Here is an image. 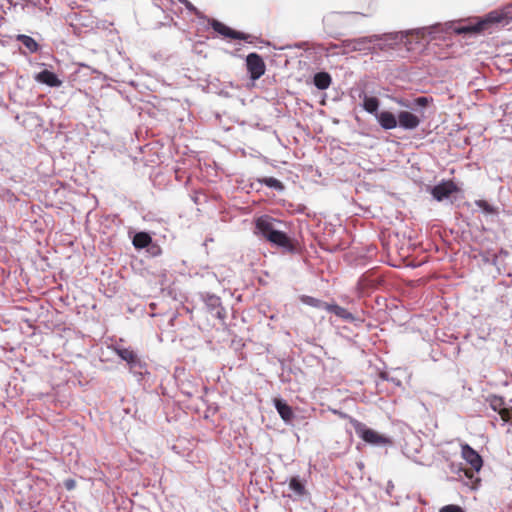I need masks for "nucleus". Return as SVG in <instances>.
<instances>
[{"instance_id": "nucleus-8", "label": "nucleus", "mask_w": 512, "mask_h": 512, "mask_svg": "<svg viewBox=\"0 0 512 512\" xmlns=\"http://www.w3.org/2000/svg\"><path fill=\"white\" fill-rule=\"evenodd\" d=\"M246 68L249 73V77L251 80H258L261 76L264 75L266 71V66L263 58L255 52H252L246 57Z\"/></svg>"}, {"instance_id": "nucleus-7", "label": "nucleus", "mask_w": 512, "mask_h": 512, "mask_svg": "<svg viewBox=\"0 0 512 512\" xmlns=\"http://www.w3.org/2000/svg\"><path fill=\"white\" fill-rule=\"evenodd\" d=\"M199 297L204 302L208 312H210L213 317L220 320L225 319L226 312L222 306L220 297L208 292L200 293Z\"/></svg>"}, {"instance_id": "nucleus-6", "label": "nucleus", "mask_w": 512, "mask_h": 512, "mask_svg": "<svg viewBox=\"0 0 512 512\" xmlns=\"http://www.w3.org/2000/svg\"><path fill=\"white\" fill-rule=\"evenodd\" d=\"M458 191L459 188L451 180H442L440 183L429 188L430 194L438 202L449 200L451 195Z\"/></svg>"}, {"instance_id": "nucleus-23", "label": "nucleus", "mask_w": 512, "mask_h": 512, "mask_svg": "<svg viewBox=\"0 0 512 512\" xmlns=\"http://www.w3.org/2000/svg\"><path fill=\"white\" fill-rule=\"evenodd\" d=\"M151 242H152V237L150 236V234L147 232H143V231L137 232L133 236V240H132L133 246L136 249L146 248L151 244Z\"/></svg>"}, {"instance_id": "nucleus-10", "label": "nucleus", "mask_w": 512, "mask_h": 512, "mask_svg": "<svg viewBox=\"0 0 512 512\" xmlns=\"http://www.w3.org/2000/svg\"><path fill=\"white\" fill-rule=\"evenodd\" d=\"M210 25L215 32L221 34L224 37L239 40H245L247 38V35L245 33L233 30L232 28L228 27L227 25L223 24L218 20L213 19Z\"/></svg>"}, {"instance_id": "nucleus-17", "label": "nucleus", "mask_w": 512, "mask_h": 512, "mask_svg": "<svg viewBox=\"0 0 512 512\" xmlns=\"http://www.w3.org/2000/svg\"><path fill=\"white\" fill-rule=\"evenodd\" d=\"M268 241L274 245L288 249L289 251L293 250V245L291 244L288 235L278 229H276V231L268 238Z\"/></svg>"}, {"instance_id": "nucleus-3", "label": "nucleus", "mask_w": 512, "mask_h": 512, "mask_svg": "<svg viewBox=\"0 0 512 512\" xmlns=\"http://www.w3.org/2000/svg\"><path fill=\"white\" fill-rule=\"evenodd\" d=\"M461 455L473 469V472L465 471V475L469 479L468 484L470 488L476 490L480 486L481 479L475 475V472L478 473L481 470L483 459L481 455L468 444L461 445Z\"/></svg>"}, {"instance_id": "nucleus-21", "label": "nucleus", "mask_w": 512, "mask_h": 512, "mask_svg": "<svg viewBox=\"0 0 512 512\" xmlns=\"http://www.w3.org/2000/svg\"><path fill=\"white\" fill-rule=\"evenodd\" d=\"M325 310L330 313L335 314L336 316H338L339 318H341L347 322L355 321L354 315L352 313H350L347 309H345L339 305L328 304L327 306H325Z\"/></svg>"}, {"instance_id": "nucleus-5", "label": "nucleus", "mask_w": 512, "mask_h": 512, "mask_svg": "<svg viewBox=\"0 0 512 512\" xmlns=\"http://www.w3.org/2000/svg\"><path fill=\"white\" fill-rule=\"evenodd\" d=\"M360 16H366L365 14L359 12H350V11H332L327 13L323 17V24L329 31H334L340 28H344L348 26L349 20L351 18H357Z\"/></svg>"}, {"instance_id": "nucleus-19", "label": "nucleus", "mask_w": 512, "mask_h": 512, "mask_svg": "<svg viewBox=\"0 0 512 512\" xmlns=\"http://www.w3.org/2000/svg\"><path fill=\"white\" fill-rule=\"evenodd\" d=\"M431 101H432L431 97L420 96V97L415 98L412 102H410L408 100L397 99L396 103L405 108L415 109L417 107H422V108L426 107Z\"/></svg>"}, {"instance_id": "nucleus-26", "label": "nucleus", "mask_w": 512, "mask_h": 512, "mask_svg": "<svg viewBox=\"0 0 512 512\" xmlns=\"http://www.w3.org/2000/svg\"><path fill=\"white\" fill-rule=\"evenodd\" d=\"M17 39L30 53H36L40 48L35 39L28 35L20 34Z\"/></svg>"}, {"instance_id": "nucleus-11", "label": "nucleus", "mask_w": 512, "mask_h": 512, "mask_svg": "<svg viewBox=\"0 0 512 512\" xmlns=\"http://www.w3.org/2000/svg\"><path fill=\"white\" fill-rule=\"evenodd\" d=\"M420 123V118L409 111H400L398 113V126L404 130H414Z\"/></svg>"}, {"instance_id": "nucleus-29", "label": "nucleus", "mask_w": 512, "mask_h": 512, "mask_svg": "<svg viewBox=\"0 0 512 512\" xmlns=\"http://www.w3.org/2000/svg\"><path fill=\"white\" fill-rule=\"evenodd\" d=\"M261 184L266 185L267 187L274 189L276 191H283L284 185L281 181L274 177H265L258 180Z\"/></svg>"}, {"instance_id": "nucleus-12", "label": "nucleus", "mask_w": 512, "mask_h": 512, "mask_svg": "<svg viewBox=\"0 0 512 512\" xmlns=\"http://www.w3.org/2000/svg\"><path fill=\"white\" fill-rule=\"evenodd\" d=\"M359 98L362 100V107L367 113L375 117L380 112V100L377 97L370 96L365 91H361Z\"/></svg>"}, {"instance_id": "nucleus-20", "label": "nucleus", "mask_w": 512, "mask_h": 512, "mask_svg": "<svg viewBox=\"0 0 512 512\" xmlns=\"http://www.w3.org/2000/svg\"><path fill=\"white\" fill-rule=\"evenodd\" d=\"M331 75L326 71H320L314 74L313 84L319 90H326L331 85Z\"/></svg>"}, {"instance_id": "nucleus-35", "label": "nucleus", "mask_w": 512, "mask_h": 512, "mask_svg": "<svg viewBox=\"0 0 512 512\" xmlns=\"http://www.w3.org/2000/svg\"><path fill=\"white\" fill-rule=\"evenodd\" d=\"M358 18H359V17H357V18H351V19L349 20L348 26L355 25V24H356V22H357V20H358Z\"/></svg>"}, {"instance_id": "nucleus-22", "label": "nucleus", "mask_w": 512, "mask_h": 512, "mask_svg": "<svg viewBox=\"0 0 512 512\" xmlns=\"http://www.w3.org/2000/svg\"><path fill=\"white\" fill-rule=\"evenodd\" d=\"M289 489L293 491L296 496L302 497L306 494L305 481L299 476H293L289 480Z\"/></svg>"}, {"instance_id": "nucleus-15", "label": "nucleus", "mask_w": 512, "mask_h": 512, "mask_svg": "<svg viewBox=\"0 0 512 512\" xmlns=\"http://www.w3.org/2000/svg\"><path fill=\"white\" fill-rule=\"evenodd\" d=\"M35 80L49 87H60L62 85V81L58 78V76L54 72L47 69H44L36 74Z\"/></svg>"}, {"instance_id": "nucleus-14", "label": "nucleus", "mask_w": 512, "mask_h": 512, "mask_svg": "<svg viewBox=\"0 0 512 512\" xmlns=\"http://www.w3.org/2000/svg\"><path fill=\"white\" fill-rule=\"evenodd\" d=\"M380 282L381 281L379 277H374L373 273L366 272L359 277L357 282V289L361 294H363L368 289L376 287L378 284H380Z\"/></svg>"}, {"instance_id": "nucleus-30", "label": "nucleus", "mask_w": 512, "mask_h": 512, "mask_svg": "<svg viewBox=\"0 0 512 512\" xmlns=\"http://www.w3.org/2000/svg\"><path fill=\"white\" fill-rule=\"evenodd\" d=\"M477 207H479L486 214H496L497 209L489 204L486 200H477L475 201Z\"/></svg>"}, {"instance_id": "nucleus-34", "label": "nucleus", "mask_w": 512, "mask_h": 512, "mask_svg": "<svg viewBox=\"0 0 512 512\" xmlns=\"http://www.w3.org/2000/svg\"><path fill=\"white\" fill-rule=\"evenodd\" d=\"M182 4L185 5V7L190 10L196 12V8L191 4L188 0H179Z\"/></svg>"}, {"instance_id": "nucleus-31", "label": "nucleus", "mask_w": 512, "mask_h": 512, "mask_svg": "<svg viewBox=\"0 0 512 512\" xmlns=\"http://www.w3.org/2000/svg\"><path fill=\"white\" fill-rule=\"evenodd\" d=\"M341 46L346 52H356V44L354 38L343 40Z\"/></svg>"}, {"instance_id": "nucleus-32", "label": "nucleus", "mask_w": 512, "mask_h": 512, "mask_svg": "<svg viewBox=\"0 0 512 512\" xmlns=\"http://www.w3.org/2000/svg\"><path fill=\"white\" fill-rule=\"evenodd\" d=\"M439 512H464V510L458 505H446L443 506Z\"/></svg>"}, {"instance_id": "nucleus-33", "label": "nucleus", "mask_w": 512, "mask_h": 512, "mask_svg": "<svg viewBox=\"0 0 512 512\" xmlns=\"http://www.w3.org/2000/svg\"><path fill=\"white\" fill-rule=\"evenodd\" d=\"M64 486H65V488L67 490H73L75 488V486H76V481L74 479H71V478L66 479L64 481Z\"/></svg>"}, {"instance_id": "nucleus-2", "label": "nucleus", "mask_w": 512, "mask_h": 512, "mask_svg": "<svg viewBox=\"0 0 512 512\" xmlns=\"http://www.w3.org/2000/svg\"><path fill=\"white\" fill-rule=\"evenodd\" d=\"M412 31L390 32L383 34H373L374 55H379L380 52H388L398 49L401 45H408V36Z\"/></svg>"}, {"instance_id": "nucleus-13", "label": "nucleus", "mask_w": 512, "mask_h": 512, "mask_svg": "<svg viewBox=\"0 0 512 512\" xmlns=\"http://www.w3.org/2000/svg\"><path fill=\"white\" fill-rule=\"evenodd\" d=\"M375 119L384 130H392L398 126V115L396 116L390 111H380Z\"/></svg>"}, {"instance_id": "nucleus-28", "label": "nucleus", "mask_w": 512, "mask_h": 512, "mask_svg": "<svg viewBox=\"0 0 512 512\" xmlns=\"http://www.w3.org/2000/svg\"><path fill=\"white\" fill-rule=\"evenodd\" d=\"M300 301L303 304H306V305L314 307V308H319V309H325V306L328 305V303H325V302L321 301L320 299L314 298L312 296H307V295H301Z\"/></svg>"}, {"instance_id": "nucleus-24", "label": "nucleus", "mask_w": 512, "mask_h": 512, "mask_svg": "<svg viewBox=\"0 0 512 512\" xmlns=\"http://www.w3.org/2000/svg\"><path fill=\"white\" fill-rule=\"evenodd\" d=\"M130 372L136 377L137 381H141L144 375L148 374L146 363L139 358L129 365Z\"/></svg>"}, {"instance_id": "nucleus-18", "label": "nucleus", "mask_w": 512, "mask_h": 512, "mask_svg": "<svg viewBox=\"0 0 512 512\" xmlns=\"http://www.w3.org/2000/svg\"><path fill=\"white\" fill-rule=\"evenodd\" d=\"M274 406L280 417L286 422H290L294 418L292 408L282 399H275Z\"/></svg>"}, {"instance_id": "nucleus-27", "label": "nucleus", "mask_w": 512, "mask_h": 512, "mask_svg": "<svg viewBox=\"0 0 512 512\" xmlns=\"http://www.w3.org/2000/svg\"><path fill=\"white\" fill-rule=\"evenodd\" d=\"M116 353L123 361H126L128 365L139 358L137 354L129 348H116Z\"/></svg>"}, {"instance_id": "nucleus-16", "label": "nucleus", "mask_w": 512, "mask_h": 512, "mask_svg": "<svg viewBox=\"0 0 512 512\" xmlns=\"http://www.w3.org/2000/svg\"><path fill=\"white\" fill-rule=\"evenodd\" d=\"M356 44V52L363 53L365 55L372 54L374 55V44L375 39H373V35L362 36L358 38H354Z\"/></svg>"}, {"instance_id": "nucleus-4", "label": "nucleus", "mask_w": 512, "mask_h": 512, "mask_svg": "<svg viewBox=\"0 0 512 512\" xmlns=\"http://www.w3.org/2000/svg\"><path fill=\"white\" fill-rule=\"evenodd\" d=\"M350 423L354 428L355 433L366 443L374 446L391 444V440L388 437L377 433L371 428H368L364 423L354 418H350Z\"/></svg>"}, {"instance_id": "nucleus-1", "label": "nucleus", "mask_w": 512, "mask_h": 512, "mask_svg": "<svg viewBox=\"0 0 512 512\" xmlns=\"http://www.w3.org/2000/svg\"><path fill=\"white\" fill-rule=\"evenodd\" d=\"M512 21V2L501 9L493 10L483 18H478L474 22L468 21H450L445 24H435L429 28H421L416 31L417 34L424 35L426 31L434 35L440 32H454L456 34L473 35L485 31L492 24L507 25Z\"/></svg>"}, {"instance_id": "nucleus-9", "label": "nucleus", "mask_w": 512, "mask_h": 512, "mask_svg": "<svg viewBox=\"0 0 512 512\" xmlns=\"http://www.w3.org/2000/svg\"><path fill=\"white\" fill-rule=\"evenodd\" d=\"M274 221L275 220L270 216H260L255 222V233L268 240V238L276 231Z\"/></svg>"}, {"instance_id": "nucleus-25", "label": "nucleus", "mask_w": 512, "mask_h": 512, "mask_svg": "<svg viewBox=\"0 0 512 512\" xmlns=\"http://www.w3.org/2000/svg\"><path fill=\"white\" fill-rule=\"evenodd\" d=\"M488 402L490 407L495 411L498 412L504 421L507 420V417L505 415V408H504V399L501 396L492 395L488 398Z\"/></svg>"}]
</instances>
